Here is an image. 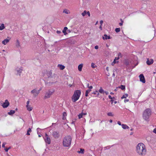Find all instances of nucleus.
<instances>
[{
    "mask_svg": "<svg viewBox=\"0 0 156 156\" xmlns=\"http://www.w3.org/2000/svg\"><path fill=\"white\" fill-rule=\"evenodd\" d=\"M88 93L86 91L85 96L86 97H87L88 96Z\"/></svg>",
    "mask_w": 156,
    "mask_h": 156,
    "instance_id": "49",
    "label": "nucleus"
},
{
    "mask_svg": "<svg viewBox=\"0 0 156 156\" xmlns=\"http://www.w3.org/2000/svg\"><path fill=\"white\" fill-rule=\"evenodd\" d=\"M121 55V53L119 52L118 54V57H119Z\"/></svg>",
    "mask_w": 156,
    "mask_h": 156,
    "instance_id": "57",
    "label": "nucleus"
},
{
    "mask_svg": "<svg viewBox=\"0 0 156 156\" xmlns=\"http://www.w3.org/2000/svg\"><path fill=\"white\" fill-rule=\"evenodd\" d=\"M66 31L63 29L62 30V32L64 33L65 35H66L67 34V33L66 32Z\"/></svg>",
    "mask_w": 156,
    "mask_h": 156,
    "instance_id": "36",
    "label": "nucleus"
},
{
    "mask_svg": "<svg viewBox=\"0 0 156 156\" xmlns=\"http://www.w3.org/2000/svg\"><path fill=\"white\" fill-rule=\"evenodd\" d=\"M54 92V91L53 90H48L46 92L45 94V96L44 97V99H46L50 97L51 96Z\"/></svg>",
    "mask_w": 156,
    "mask_h": 156,
    "instance_id": "6",
    "label": "nucleus"
},
{
    "mask_svg": "<svg viewBox=\"0 0 156 156\" xmlns=\"http://www.w3.org/2000/svg\"><path fill=\"white\" fill-rule=\"evenodd\" d=\"M15 112L14 110H11L9 112H8V114L10 115H12Z\"/></svg>",
    "mask_w": 156,
    "mask_h": 156,
    "instance_id": "18",
    "label": "nucleus"
},
{
    "mask_svg": "<svg viewBox=\"0 0 156 156\" xmlns=\"http://www.w3.org/2000/svg\"><path fill=\"white\" fill-rule=\"evenodd\" d=\"M153 132L156 134V128H155L154 129Z\"/></svg>",
    "mask_w": 156,
    "mask_h": 156,
    "instance_id": "45",
    "label": "nucleus"
},
{
    "mask_svg": "<svg viewBox=\"0 0 156 156\" xmlns=\"http://www.w3.org/2000/svg\"><path fill=\"white\" fill-rule=\"evenodd\" d=\"M64 30H66V31H67V30H68V28L66 27H64Z\"/></svg>",
    "mask_w": 156,
    "mask_h": 156,
    "instance_id": "44",
    "label": "nucleus"
},
{
    "mask_svg": "<svg viewBox=\"0 0 156 156\" xmlns=\"http://www.w3.org/2000/svg\"><path fill=\"white\" fill-rule=\"evenodd\" d=\"M52 73L51 71H48L47 72V75L48 76V78L47 79V83H46V84L50 85V84H48L49 83H51V84L53 83V82L51 81H53L54 80V78L52 76Z\"/></svg>",
    "mask_w": 156,
    "mask_h": 156,
    "instance_id": "5",
    "label": "nucleus"
},
{
    "mask_svg": "<svg viewBox=\"0 0 156 156\" xmlns=\"http://www.w3.org/2000/svg\"><path fill=\"white\" fill-rule=\"evenodd\" d=\"M83 113H82L81 114H80L79 115H78V117H79V119L82 118L83 117Z\"/></svg>",
    "mask_w": 156,
    "mask_h": 156,
    "instance_id": "34",
    "label": "nucleus"
},
{
    "mask_svg": "<svg viewBox=\"0 0 156 156\" xmlns=\"http://www.w3.org/2000/svg\"><path fill=\"white\" fill-rule=\"evenodd\" d=\"M63 12L67 14L70 13V12H69V11L67 9H65L63 11Z\"/></svg>",
    "mask_w": 156,
    "mask_h": 156,
    "instance_id": "28",
    "label": "nucleus"
},
{
    "mask_svg": "<svg viewBox=\"0 0 156 156\" xmlns=\"http://www.w3.org/2000/svg\"><path fill=\"white\" fill-rule=\"evenodd\" d=\"M108 98L109 99H114L115 98L114 97H113V98L110 95H109Z\"/></svg>",
    "mask_w": 156,
    "mask_h": 156,
    "instance_id": "41",
    "label": "nucleus"
},
{
    "mask_svg": "<svg viewBox=\"0 0 156 156\" xmlns=\"http://www.w3.org/2000/svg\"><path fill=\"white\" fill-rule=\"evenodd\" d=\"M84 150L83 149L81 148L80 149V151H78L77 152L79 153L83 154L84 153Z\"/></svg>",
    "mask_w": 156,
    "mask_h": 156,
    "instance_id": "23",
    "label": "nucleus"
},
{
    "mask_svg": "<svg viewBox=\"0 0 156 156\" xmlns=\"http://www.w3.org/2000/svg\"><path fill=\"white\" fill-rule=\"evenodd\" d=\"M120 20L121 21V23H123L124 22L123 21V20L122 19H120Z\"/></svg>",
    "mask_w": 156,
    "mask_h": 156,
    "instance_id": "52",
    "label": "nucleus"
},
{
    "mask_svg": "<svg viewBox=\"0 0 156 156\" xmlns=\"http://www.w3.org/2000/svg\"><path fill=\"white\" fill-rule=\"evenodd\" d=\"M58 67H59L60 69L61 70H63L65 69V67L63 65H62L59 64L58 65Z\"/></svg>",
    "mask_w": 156,
    "mask_h": 156,
    "instance_id": "16",
    "label": "nucleus"
},
{
    "mask_svg": "<svg viewBox=\"0 0 156 156\" xmlns=\"http://www.w3.org/2000/svg\"><path fill=\"white\" fill-rule=\"evenodd\" d=\"M45 137L44 139V140L46 143L48 144H50L51 143V140L49 136L47 133L45 134Z\"/></svg>",
    "mask_w": 156,
    "mask_h": 156,
    "instance_id": "9",
    "label": "nucleus"
},
{
    "mask_svg": "<svg viewBox=\"0 0 156 156\" xmlns=\"http://www.w3.org/2000/svg\"><path fill=\"white\" fill-rule=\"evenodd\" d=\"M139 77L140 79V81L142 82L143 83H145L146 81L145 79L144 76L143 74H141L139 76Z\"/></svg>",
    "mask_w": 156,
    "mask_h": 156,
    "instance_id": "10",
    "label": "nucleus"
},
{
    "mask_svg": "<svg viewBox=\"0 0 156 156\" xmlns=\"http://www.w3.org/2000/svg\"><path fill=\"white\" fill-rule=\"evenodd\" d=\"M9 40L7 39H5L2 41V43L4 45H6L8 42H9Z\"/></svg>",
    "mask_w": 156,
    "mask_h": 156,
    "instance_id": "14",
    "label": "nucleus"
},
{
    "mask_svg": "<svg viewBox=\"0 0 156 156\" xmlns=\"http://www.w3.org/2000/svg\"><path fill=\"white\" fill-rule=\"evenodd\" d=\"M6 143L5 142L3 143L2 144V147L3 148H5V145L6 144Z\"/></svg>",
    "mask_w": 156,
    "mask_h": 156,
    "instance_id": "37",
    "label": "nucleus"
},
{
    "mask_svg": "<svg viewBox=\"0 0 156 156\" xmlns=\"http://www.w3.org/2000/svg\"><path fill=\"white\" fill-rule=\"evenodd\" d=\"M129 101V99H125V100H124V102H125V103H126V102H128V101Z\"/></svg>",
    "mask_w": 156,
    "mask_h": 156,
    "instance_id": "48",
    "label": "nucleus"
},
{
    "mask_svg": "<svg viewBox=\"0 0 156 156\" xmlns=\"http://www.w3.org/2000/svg\"><path fill=\"white\" fill-rule=\"evenodd\" d=\"M119 58V57H116L115 58V59L116 60H118Z\"/></svg>",
    "mask_w": 156,
    "mask_h": 156,
    "instance_id": "46",
    "label": "nucleus"
},
{
    "mask_svg": "<svg viewBox=\"0 0 156 156\" xmlns=\"http://www.w3.org/2000/svg\"><path fill=\"white\" fill-rule=\"evenodd\" d=\"M136 151L140 155H145L146 153V149L145 145L142 143L138 144L136 147Z\"/></svg>",
    "mask_w": 156,
    "mask_h": 156,
    "instance_id": "1",
    "label": "nucleus"
},
{
    "mask_svg": "<svg viewBox=\"0 0 156 156\" xmlns=\"http://www.w3.org/2000/svg\"><path fill=\"white\" fill-rule=\"evenodd\" d=\"M113 101H114V100L112 99H111V101L112 102V104L113 102Z\"/></svg>",
    "mask_w": 156,
    "mask_h": 156,
    "instance_id": "60",
    "label": "nucleus"
},
{
    "mask_svg": "<svg viewBox=\"0 0 156 156\" xmlns=\"http://www.w3.org/2000/svg\"><path fill=\"white\" fill-rule=\"evenodd\" d=\"M9 103L7 100L5 101V102L3 103L2 106L3 108H6L9 105Z\"/></svg>",
    "mask_w": 156,
    "mask_h": 156,
    "instance_id": "11",
    "label": "nucleus"
},
{
    "mask_svg": "<svg viewBox=\"0 0 156 156\" xmlns=\"http://www.w3.org/2000/svg\"><path fill=\"white\" fill-rule=\"evenodd\" d=\"M40 129L39 128H37V133H38V132H39V130Z\"/></svg>",
    "mask_w": 156,
    "mask_h": 156,
    "instance_id": "56",
    "label": "nucleus"
},
{
    "mask_svg": "<svg viewBox=\"0 0 156 156\" xmlns=\"http://www.w3.org/2000/svg\"><path fill=\"white\" fill-rule=\"evenodd\" d=\"M31 131L32 130H31V128H29L27 132V135H30V133L31 132Z\"/></svg>",
    "mask_w": 156,
    "mask_h": 156,
    "instance_id": "20",
    "label": "nucleus"
},
{
    "mask_svg": "<svg viewBox=\"0 0 156 156\" xmlns=\"http://www.w3.org/2000/svg\"><path fill=\"white\" fill-rule=\"evenodd\" d=\"M87 15L89 16H90V13L89 11L87 12Z\"/></svg>",
    "mask_w": 156,
    "mask_h": 156,
    "instance_id": "40",
    "label": "nucleus"
},
{
    "mask_svg": "<svg viewBox=\"0 0 156 156\" xmlns=\"http://www.w3.org/2000/svg\"><path fill=\"white\" fill-rule=\"evenodd\" d=\"M92 94H97L96 91L95 92H94Z\"/></svg>",
    "mask_w": 156,
    "mask_h": 156,
    "instance_id": "64",
    "label": "nucleus"
},
{
    "mask_svg": "<svg viewBox=\"0 0 156 156\" xmlns=\"http://www.w3.org/2000/svg\"><path fill=\"white\" fill-rule=\"evenodd\" d=\"M26 107L27 108V110L29 111H31L32 110L33 108L30 105H28V106H26Z\"/></svg>",
    "mask_w": 156,
    "mask_h": 156,
    "instance_id": "21",
    "label": "nucleus"
},
{
    "mask_svg": "<svg viewBox=\"0 0 156 156\" xmlns=\"http://www.w3.org/2000/svg\"><path fill=\"white\" fill-rule=\"evenodd\" d=\"M95 48L96 49H98V46L97 45L95 46Z\"/></svg>",
    "mask_w": 156,
    "mask_h": 156,
    "instance_id": "47",
    "label": "nucleus"
},
{
    "mask_svg": "<svg viewBox=\"0 0 156 156\" xmlns=\"http://www.w3.org/2000/svg\"><path fill=\"white\" fill-rule=\"evenodd\" d=\"M117 123L119 125H121V122H120L119 121L117 122Z\"/></svg>",
    "mask_w": 156,
    "mask_h": 156,
    "instance_id": "42",
    "label": "nucleus"
},
{
    "mask_svg": "<svg viewBox=\"0 0 156 156\" xmlns=\"http://www.w3.org/2000/svg\"><path fill=\"white\" fill-rule=\"evenodd\" d=\"M108 115V116H113V115L112 114V113L111 112H109L107 114Z\"/></svg>",
    "mask_w": 156,
    "mask_h": 156,
    "instance_id": "33",
    "label": "nucleus"
},
{
    "mask_svg": "<svg viewBox=\"0 0 156 156\" xmlns=\"http://www.w3.org/2000/svg\"><path fill=\"white\" fill-rule=\"evenodd\" d=\"M89 89H92L93 88V87L91 86H89V87L88 88Z\"/></svg>",
    "mask_w": 156,
    "mask_h": 156,
    "instance_id": "51",
    "label": "nucleus"
},
{
    "mask_svg": "<svg viewBox=\"0 0 156 156\" xmlns=\"http://www.w3.org/2000/svg\"><path fill=\"white\" fill-rule=\"evenodd\" d=\"M56 33L58 34H60V33H61V31L59 30H57L56 31Z\"/></svg>",
    "mask_w": 156,
    "mask_h": 156,
    "instance_id": "39",
    "label": "nucleus"
},
{
    "mask_svg": "<svg viewBox=\"0 0 156 156\" xmlns=\"http://www.w3.org/2000/svg\"><path fill=\"white\" fill-rule=\"evenodd\" d=\"M52 135L53 136L55 139L58 138L60 136L59 133L55 131L53 132Z\"/></svg>",
    "mask_w": 156,
    "mask_h": 156,
    "instance_id": "8",
    "label": "nucleus"
},
{
    "mask_svg": "<svg viewBox=\"0 0 156 156\" xmlns=\"http://www.w3.org/2000/svg\"><path fill=\"white\" fill-rule=\"evenodd\" d=\"M71 140L72 138L70 136H65L63 139L62 142L63 146L66 147L69 146L71 144Z\"/></svg>",
    "mask_w": 156,
    "mask_h": 156,
    "instance_id": "2",
    "label": "nucleus"
},
{
    "mask_svg": "<svg viewBox=\"0 0 156 156\" xmlns=\"http://www.w3.org/2000/svg\"><path fill=\"white\" fill-rule=\"evenodd\" d=\"M81 94V91L80 90H75L72 97V100L73 102H75L79 98Z\"/></svg>",
    "mask_w": 156,
    "mask_h": 156,
    "instance_id": "4",
    "label": "nucleus"
},
{
    "mask_svg": "<svg viewBox=\"0 0 156 156\" xmlns=\"http://www.w3.org/2000/svg\"><path fill=\"white\" fill-rule=\"evenodd\" d=\"M104 93H105V94H106V95H108V92H107V91H105V92H104Z\"/></svg>",
    "mask_w": 156,
    "mask_h": 156,
    "instance_id": "53",
    "label": "nucleus"
},
{
    "mask_svg": "<svg viewBox=\"0 0 156 156\" xmlns=\"http://www.w3.org/2000/svg\"><path fill=\"white\" fill-rule=\"evenodd\" d=\"M120 29L119 28H117L115 29V31L117 33L119 32L120 31Z\"/></svg>",
    "mask_w": 156,
    "mask_h": 156,
    "instance_id": "32",
    "label": "nucleus"
},
{
    "mask_svg": "<svg viewBox=\"0 0 156 156\" xmlns=\"http://www.w3.org/2000/svg\"><path fill=\"white\" fill-rule=\"evenodd\" d=\"M91 91V89H89L86 91V92L89 93Z\"/></svg>",
    "mask_w": 156,
    "mask_h": 156,
    "instance_id": "38",
    "label": "nucleus"
},
{
    "mask_svg": "<svg viewBox=\"0 0 156 156\" xmlns=\"http://www.w3.org/2000/svg\"><path fill=\"white\" fill-rule=\"evenodd\" d=\"M16 70L18 73H20L22 72V69L20 68H19L18 69H17Z\"/></svg>",
    "mask_w": 156,
    "mask_h": 156,
    "instance_id": "30",
    "label": "nucleus"
},
{
    "mask_svg": "<svg viewBox=\"0 0 156 156\" xmlns=\"http://www.w3.org/2000/svg\"><path fill=\"white\" fill-rule=\"evenodd\" d=\"M96 93H97V95L98 96L99 95V93H98V92L97 91H96Z\"/></svg>",
    "mask_w": 156,
    "mask_h": 156,
    "instance_id": "54",
    "label": "nucleus"
},
{
    "mask_svg": "<svg viewBox=\"0 0 156 156\" xmlns=\"http://www.w3.org/2000/svg\"><path fill=\"white\" fill-rule=\"evenodd\" d=\"M31 93L33 94V96L35 97L39 94V91H38L36 89H34L31 91Z\"/></svg>",
    "mask_w": 156,
    "mask_h": 156,
    "instance_id": "7",
    "label": "nucleus"
},
{
    "mask_svg": "<svg viewBox=\"0 0 156 156\" xmlns=\"http://www.w3.org/2000/svg\"><path fill=\"white\" fill-rule=\"evenodd\" d=\"M147 59L146 63L148 65H150L153 63L154 61L153 59H151L150 60L149 58H147Z\"/></svg>",
    "mask_w": 156,
    "mask_h": 156,
    "instance_id": "12",
    "label": "nucleus"
},
{
    "mask_svg": "<svg viewBox=\"0 0 156 156\" xmlns=\"http://www.w3.org/2000/svg\"><path fill=\"white\" fill-rule=\"evenodd\" d=\"M103 23V21L102 20H101L100 21V23L101 25H102Z\"/></svg>",
    "mask_w": 156,
    "mask_h": 156,
    "instance_id": "50",
    "label": "nucleus"
},
{
    "mask_svg": "<svg viewBox=\"0 0 156 156\" xmlns=\"http://www.w3.org/2000/svg\"><path fill=\"white\" fill-rule=\"evenodd\" d=\"M29 103H30V101H27V105L26 106H28L29 105Z\"/></svg>",
    "mask_w": 156,
    "mask_h": 156,
    "instance_id": "43",
    "label": "nucleus"
},
{
    "mask_svg": "<svg viewBox=\"0 0 156 156\" xmlns=\"http://www.w3.org/2000/svg\"><path fill=\"white\" fill-rule=\"evenodd\" d=\"M91 67L93 68H94L96 67V66L94 63H92L91 64Z\"/></svg>",
    "mask_w": 156,
    "mask_h": 156,
    "instance_id": "31",
    "label": "nucleus"
},
{
    "mask_svg": "<svg viewBox=\"0 0 156 156\" xmlns=\"http://www.w3.org/2000/svg\"><path fill=\"white\" fill-rule=\"evenodd\" d=\"M99 28L101 30L102 29V28L101 27V26L99 27Z\"/></svg>",
    "mask_w": 156,
    "mask_h": 156,
    "instance_id": "59",
    "label": "nucleus"
},
{
    "mask_svg": "<svg viewBox=\"0 0 156 156\" xmlns=\"http://www.w3.org/2000/svg\"><path fill=\"white\" fill-rule=\"evenodd\" d=\"M123 24V23H119V25L120 26H122Z\"/></svg>",
    "mask_w": 156,
    "mask_h": 156,
    "instance_id": "63",
    "label": "nucleus"
},
{
    "mask_svg": "<svg viewBox=\"0 0 156 156\" xmlns=\"http://www.w3.org/2000/svg\"><path fill=\"white\" fill-rule=\"evenodd\" d=\"M66 112H64L63 114L62 119L65 120L66 118Z\"/></svg>",
    "mask_w": 156,
    "mask_h": 156,
    "instance_id": "24",
    "label": "nucleus"
},
{
    "mask_svg": "<svg viewBox=\"0 0 156 156\" xmlns=\"http://www.w3.org/2000/svg\"><path fill=\"white\" fill-rule=\"evenodd\" d=\"M119 88H121L122 90H123L125 88V86L124 85H121L120 86L118 87Z\"/></svg>",
    "mask_w": 156,
    "mask_h": 156,
    "instance_id": "25",
    "label": "nucleus"
},
{
    "mask_svg": "<svg viewBox=\"0 0 156 156\" xmlns=\"http://www.w3.org/2000/svg\"><path fill=\"white\" fill-rule=\"evenodd\" d=\"M122 128L124 129H128L129 128V126L126 124H122Z\"/></svg>",
    "mask_w": 156,
    "mask_h": 156,
    "instance_id": "19",
    "label": "nucleus"
},
{
    "mask_svg": "<svg viewBox=\"0 0 156 156\" xmlns=\"http://www.w3.org/2000/svg\"><path fill=\"white\" fill-rule=\"evenodd\" d=\"M11 148V147H9L8 148H5L4 149V150L6 152H8L9 150Z\"/></svg>",
    "mask_w": 156,
    "mask_h": 156,
    "instance_id": "35",
    "label": "nucleus"
},
{
    "mask_svg": "<svg viewBox=\"0 0 156 156\" xmlns=\"http://www.w3.org/2000/svg\"><path fill=\"white\" fill-rule=\"evenodd\" d=\"M87 11L84 10V12L82 13V15L83 16H84L87 14Z\"/></svg>",
    "mask_w": 156,
    "mask_h": 156,
    "instance_id": "29",
    "label": "nucleus"
},
{
    "mask_svg": "<svg viewBox=\"0 0 156 156\" xmlns=\"http://www.w3.org/2000/svg\"><path fill=\"white\" fill-rule=\"evenodd\" d=\"M83 67V64H81L79 65L78 66V69L79 71H81Z\"/></svg>",
    "mask_w": 156,
    "mask_h": 156,
    "instance_id": "15",
    "label": "nucleus"
},
{
    "mask_svg": "<svg viewBox=\"0 0 156 156\" xmlns=\"http://www.w3.org/2000/svg\"><path fill=\"white\" fill-rule=\"evenodd\" d=\"M116 60L115 59H114V60L113 61V63H116L117 62H116Z\"/></svg>",
    "mask_w": 156,
    "mask_h": 156,
    "instance_id": "58",
    "label": "nucleus"
},
{
    "mask_svg": "<svg viewBox=\"0 0 156 156\" xmlns=\"http://www.w3.org/2000/svg\"><path fill=\"white\" fill-rule=\"evenodd\" d=\"M151 111L149 108L146 109L143 112V119L147 121H148V119L151 115Z\"/></svg>",
    "mask_w": 156,
    "mask_h": 156,
    "instance_id": "3",
    "label": "nucleus"
},
{
    "mask_svg": "<svg viewBox=\"0 0 156 156\" xmlns=\"http://www.w3.org/2000/svg\"><path fill=\"white\" fill-rule=\"evenodd\" d=\"M16 46L17 48H19L20 46V41L18 40H16Z\"/></svg>",
    "mask_w": 156,
    "mask_h": 156,
    "instance_id": "17",
    "label": "nucleus"
},
{
    "mask_svg": "<svg viewBox=\"0 0 156 156\" xmlns=\"http://www.w3.org/2000/svg\"><path fill=\"white\" fill-rule=\"evenodd\" d=\"M128 94H125L124 95H123L122 97L121 98L122 99L123 98H126L128 96Z\"/></svg>",
    "mask_w": 156,
    "mask_h": 156,
    "instance_id": "27",
    "label": "nucleus"
},
{
    "mask_svg": "<svg viewBox=\"0 0 156 156\" xmlns=\"http://www.w3.org/2000/svg\"><path fill=\"white\" fill-rule=\"evenodd\" d=\"M5 28V26L4 24H2L0 26V30H2Z\"/></svg>",
    "mask_w": 156,
    "mask_h": 156,
    "instance_id": "26",
    "label": "nucleus"
},
{
    "mask_svg": "<svg viewBox=\"0 0 156 156\" xmlns=\"http://www.w3.org/2000/svg\"><path fill=\"white\" fill-rule=\"evenodd\" d=\"M99 92L101 94H104V90L101 87H100V89L99 90Z\"/></svg>",
    "mask_w": 156,
    "mask_h": 156,
    "instance_id": "22",
    "label": "nucleus"
},
{
    "mask_svg": "<svg viewBox=\"0 0 156 156\" xmlns=\"http://www.w3.org/2000/svg\"><path fill=\"white\" fill-rule=\"evenodd\" d=\"M42 88L41 87L39 90H37L38 91H39V93H40V91L42 90Z\"/></svg>",
    "mask_w": 156,
    "mask_h": 156,
    "instance_id": "62",
    "label": "nucleus"
},
{
    "mask_svg": "<svg viewBox=\"0 0 156 156\" xmlns=\"http://www.w3.org/2000/svg\"><path fill=\"white\" fill-rule=\"evenodd\" d=\"M102 38L104 40H107L110 39V36H108L107 34H105L103 37Z\"/></svg>",
    "mask_w": 156,
    "mask_h": 156,
    "instance_id": "13",
    "label": "nucleus"
},
{
    "mask_svg": "<svg viewBox=\"0 0 156 156\" xmlns=\"http://www.w3.org/2000/svg\"><path fill=\"white\" fill-rule=\"evenodd\" d=\"M67 31L69 33H70L71 32V31L70 30H67Z\"/></svg>",
    "mask_w": 156,
    "mask_h": 156,
    "instance_id": "55",
    "label": "nucleus"
},
{
    "mask_svg": "<svg viewBox=\"0 0 156 156\" xmlns=\"http://www.w3.org/2000/svg\"><path fill=\"white\" fill-rule=\"evenodd\" d=\"M106 70L108 71H109L108 67H107L106 68Z\"/></svg>",
    "mask_w": 156,
    "mask_h": 156,
    "instance_id": "61",
    "label": "nucleus"
}]
</instances>
